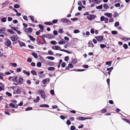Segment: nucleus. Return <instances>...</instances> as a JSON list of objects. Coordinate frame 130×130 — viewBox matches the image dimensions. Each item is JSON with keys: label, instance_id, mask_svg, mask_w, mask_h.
Segmentation results:
<instances>
[{"label": "nucleus", "instance_id": "1", "mask_svg": "<svg viewBox=\"0 0 130 130\" xmlns=\"http://www.w3.org/2000/svg\"><path fill=\"white\" fill-rule=\"evenodd\" d=\"M42 98L43 99L44 101H46L47 100V97L44 91H41L40 94Z\"/></svg>", "mask_w": 130, "mask_h": 130}, {"label": "nucleus", "instance_id": "2", "mask_svg": "<svg viewBox=\"0 0 130 130\" xmlns=\"http://www.w3.org/2000/svg\"><path fill=\"white\" fill-rule=\"evenodd\" d=\"M96 15L94 14H89L87 16V18L90 21L92 20L96 17Z\"/></svg>", "mask_w": 130, "mask_h": 130}, {"label": "nucleus", "instance_id": "3", "mask_svg": "<svg viewBox=\"0 0 130 130\" xmlns=\"http://www.w3.org/2000/svg\"><path fill=\"white\" fill-rule=\"evenodd\" d=\"M61 21L65 23H67L68 24H70L71 23V22L69 20L66 18H64L61 19Z\"/></svg>", "mask_w": 130, "mask_h": 130}, {"label": "nucleus", "instance_id": "4", "mask_svg": "<svg viewBox=\"0 0 130 130\" xmlns=\"http://www.w3.org/2000/svg\"><path fill=\"white\" fill-rule=\"evenodd\" d=\"M103 36H99L97 37H95V38L96 39L97 41L99 42H102V41L103 40H105V39H103Z\"/></svg>", "mask_w": 130, "mask_h": 130}, {"label": "nucleus", "instance_id": "5", "mask_svg": "<svg viewBox=\"0 0 130 130\" xmlns=\"http://www.w3.org/2000/svg\"><path fill=\"white\" fill-rule=\"evenodd\" d=\"M9 4V2L8 1H6L5 2L2 4V5L3 6L2 8H3V7L6 6Z\"/></svg>", "mask_w": 130, "mask_h": 130}, {"label": "nucleus", "instance_id": "6", "mask_svg": "<svg viewBox=\"0 0 130 130\" xmlns=\"http://www.w3.org/2000/svg\"><path fill=\"white\" fill-rule=\"evenodd\" d=\"M5 44L7 46L9 47L11 44V42L9 40H7Z\"/></svg>", "mask_w": 130, "mask_h": 130}, {"label": "nucleus", "instance_id": "7", "mask_svg": "<svg viewBox=\"0 0 130 130\" xmlns=\"http://www.w3.org/2000/svg\"><path fill=\"white\" fill-rule=\"evenodd\" d=\"M18 36L15 35L11 37V40L13 41H15L18 39Z\"/></svg>", "mask_w": 130, "mask_h": 130}, {"label": "nucleus", "instance_id": "8", "mask_svg": "<svg viewBox=\"0 0 130 130\" xmlns=\"http://www.w3.org/2000/svg\"><path fill=\"white\" fill-rule=\"evenodd\" d=\"M18 42L19 43L20 46H25L26 45L25 43L22 42L21 41L19 40H18Z\"/></svg>", "mask_w": 130, "mask_h": 130}, {"label": "nucleus", "instance_id": "9", "mask_svg": "<svg viewBox=\"0 0 130 130\" xmlns=\"http://www.w3.org/2000/svg\"><path fill=\"white\" fill-rule=\"evenodd\" d=\"M6 30V29L5 27H3L1 28L0 29V34H4V32Z\"/></svg>", "mask_w": 130, "mask_h": 130}, {"label": "nucleus", "instance_id": "10", "mask_svg": "<svg viewBox=\"0 0 130 130\" xmlns=\"http://www.w3.org/2000/svg\"><path fill=\"white\" fill-rule=\"evenodd\" d=\"M47 81H48V83L50 82L49 79H48L47 80L46 79H45L42 80V83L43 84H44L47 83Z\"/></svg>", "mask_w": 130, "mask_h": 130}, {"label": "nucleus", "instance_id": "11", "mask_svg": "<svg viewBox=\"0 0 130 130\" xmlns=\"http://www.w3.org/2000/svg\"><path fill=\"white\" fill-rule=\"evenodd\" d=\"M39 107H49V106L48 105L46 104H43L40 105H39Z\"/></svg>", "mask_w": 130, "mask_h": 130}, {"label": "nucleus", "instance_id": "12", "mask_svg": "<svg viewBox=\"0 0 130 130\" xmlns=\"http://www.w3.org/2000/svg\"><path fill=\"white\" fill-rule=\"evenodd\" d=\"M88 44L89 45L88 46L89 47L91 46L92 47H93L94 46V45L92 43L91 41H90L88 43Z\"/></svg>", "mask_w": 130, "mask_h": 130}, {"label": "nucleus", "instance_id": "13", "mask_svg": "<svg viewBox=\"0 0 130 130\" xmlns=\"http://www.w3.org/2000/svg\"><path fill=\"white\" fill-rule=\"evenodd\" d=\"M28 37L32 41H34L36 39L35 38H34L33 37H32L31 36H30V35L28 36Z\"/></svg>", "mask_w": 130, "mask_h": 130}, {"label": "nucleus", "instance_id": "14", "mask_svg": "<svg viewBox=\"0 0 130 130\" xmlns=\"http://www.w3.org/2000/svg\"><path fill=\"white\" fill-rule=\"evenodd\" d=\"M104 15L106 16L109 17H112V14L111 13H105Z\"/></svg>", "mask_w": 130, "mask_h": 130}, {"label": "nucleus", "instance_id": "15", "mask_svg": "<svg viewBox=\"0 0 130 130\" xmlns=\"http://www.w3.org/2000/svg\"><path fill=\"white\" fill-rule=\"evenodd\" d=\"M40 100V98L39 96L37 97V98L34 100V102L36 103H37L39 102Z\"/></svg>", "mask_w": 130, "mask_h": 130}, {"label": "nucleus", "instance_id": "16", "mask_svg": "<svg viewBox=\"0 0 130 130\" xmlns=\"http://www.w3.org/2000/svg\"><path fill=\"white\" fill-rule=\"evenodd\" d=\"M48 38L49 39H53L55 38V37L54 36H53L52 34H48Z\"/></svg>", "mask_w": 130, "mask_h": 130}, {"label": "nucleus", "instance_id": "17", "mask_svg": "<svg viewBox=\"0 0 130 130\" xmlns=\"http://www.w3.org/2000/svg\"><path fill=\"white\" fill-rule=\"evenodd\" d=\"M9 105L11 107L13 108H17L18 107V106L15 107V105L12 103H11L9 104Z\"/></svg>", "mask_w": 130, "mask_h": 130}, {"label": "nucleus", "instance_id": "18", "mask_svg": "<svg viewBox=\"0 0 130 130\" xmlns=\"http://www.w3.org/2000/svg\"><path fill=\"white\" fill-rule=\"evenodd\" d=\"M103 6L104 8L106 9H108L109 8L108 6L106 4H103Z\"/></svg>", "mask_w": 130, "mask_h": 130}, {"label": "nucleus", "instance_id": "19", "mask_svg": "<svg viewBox=\"0 0 130 130\" xmlns=\"http://www.w3.org/2000/svg\"><path fill=\"white\" fill-rule=\"evenodd\" d=\"M44 23L47 25H52L53 24L51 22H45Z\"/></svg>", "mask_w": 130, "mask_h": 130}, {"label": "nucleus", "instance_id": "20", "mask_svg": "<svg viewBox=\"0 0 130 130\" xmlns=\"http://www.w3.org/2000/svg\"><path fill=\"white\" fill-rule=\"evenodd\" d=\"M31 55L33 56L35 58H38L37 54L36 53L32 52L31 53Z\"/></svg>", "mask_w": 130, "mask_h": 130}, {"label": "nucleus", "instance_id": "21", "mask_svg": "<svg viewBox=\"0 0 130 130\" xmlns=\"http://www.w3.org/2000/svg\"><path fill=\"white\" fill-rule=\"evenodd\" d=\"M23 72L25 74H26L27 76H29L30 75V73L28 72H27L25 70L23 71Z\"/></svg>", "mask_w": 130, "mask_h": 130}, {"label": "nucleus", "instance_id": "22", "mask_svg": "<svg viewBox=\"0 0 130 130\" xmlns=\"http://www.w3.org/2000/svg\"><path fill=\"white\" fill-rule=\"evenodd\" d=\"M46 58L47 59H48L50 60H54V57L52 56H47L46 57Z\"/></svg>", "mask_w": 130, "mask_h": 130}, {"label": "nucleus", "instance_id": "23", "mask_svg": "<svg viewBox=\"0 0 130 130\" xmlns=\"http://www.w3.org/2000/svg\"><path fill=\"white\" fill-rule=\"evenodd\" d=\"M55 68L53 67H50L48 68V70L50 71H52L54 70Z\"/></svg>", "mask_w": 130, "mask_h": 130}, {"label": "nucleus", "instance_id": "24", "mask_svg": "<svg viewBox=\"0 0 130 130\" xmlns=\"http://www.w3.org/2000/svg\"><path fill=\"white\" fill-rule=\"evenodd\" d=\"M7 31L8 32H9L10 34H14V32L11 29H8L7 30Z\"/></svg>", "mask_w": 130, "mask_h": 130}, {"label": "nucleus", "instance_id": "25", "mask_svg": "<svg viewBox=\"0 0 130 130\" xmlns=\"http://www.w3.org/2000/svg\"><path fill=\"white\" fill-rule=\"evenodd\" d=\"M31 73L33 75H37V73L36 71L34 70H32L31 71Z\"/></svg>", "mask_w": 130, "mask_h": 130}, {"label": "nucleus", "instance_id": "26", "mask_svg": "<svg viewBox=\"0 0 130 130\" xmlns=\"http://www.w3.org/2000/svg\"><path fill=\"white\" fill-rule=\"evenodd\" d=\"M112 63V61H108L105 63L106 65H108V66H111V64Z\"/></svg>", "mask_w": 130, "mask_h": 130}, {"label": "nucleus", "instance_id": "27", "mask_svg": "<svg viewBox=\"0 0 130 130\" xmlns=\"http://www.w3.org/2000/svg\"><path fill=\"white\" fill-rule=\"evenodd\" d=\"M113 15L114 18H116L117 16L119 17V14L117 12H115L114 14Z\"/></svg>", "mask_w": 130, "mask_h": 130}, {"label": "nucleus", "instance_id": "28", "mask_svg": "<svg viewBox=\"0 0 130 130\" xmlns=\"http://www.w3.org/2000/svg\"><path fill=\"white\" fill-rule=\"evenodd\" d=\"M23 79L22 78H21L20 77L19 79V83L20 84H22L23 83Z\"/></svg>", "mask_w": 130, "mask_h": 130}, {"label": "nucleus", "instance_id": "29", "mask_svg": "<svg viewBox=\"0 0 130 130\" xmlns=\"http://www.w3.org/2000/svg\"><path fill=\"white\" fill-rule=\"evenodd\" d=\"M53 45H55L57 44V43L55 41H52L50 42Z\"/></svg>", "mask_w": 130, "mask_h": 130}, {"label": "nucleus", "instance_id": "30", "mask_svg": "<svg viewBox=\"0 0 130 130\" xmlns=\"http://www.w3.org/2000/svg\"><path fill=\"white\" fill-rule=\"evenodd\" d=\"M78 120H79L83 121L86 120L85 118L83 117H79L78 118Z\"/></svg>", "mask_w": 130, "mask_h": 130}, {"label": "nucleus", "instance_id": "31", "mask_svg": "<svg viewBox=\"0 0 130 130\" xmlns=\"http://www.w3.org/2000/svg\"><path fill=\"white\" fill-rule=\"evenodd\" d=\"M6 18L4 17L1 19V21L3 22H5L6 21Z\"/></svg>", "mask_w": 130, "mask_h": 130}, {"label": "nucleus", "instance_id": "32", "mask_svg": "<svg viewBox=\"0 0 130 130\" xmlns=\"http://www.w3.org/2000/svg\"><path fill=\"white\" fill-rule=\"evenodd\" d=\"M96 8L97 9H101L102 8V5H101L99 6H96Z\"/></svg>", "mask_w": 130, "mask_h": 130}, {"label": "nucleus", "instance_id": "33", "mask_svg": "<svg viewBox=\"0 0 130 130\" xmlns=\"http://www.w3.org/2000/svg\"><path fill=\"white\" fill-rule=\"evenodd\" d=\"M21 92V90L19 88H18L16 90V92L17 93V94H20V93Z\"/></svg>", "mask_w": 130, "mask_h": 130}, {"label": "nucleus", "instance_id": "34", "mask_svg": "<svg viewBox=\"0 0 130 130\" xmlns=\"http://www.w3.org/2000/svg\"><path fill=\"white\" fill-rule=\"evenodd\" d=\"M55 49L56 50H60V48H61V47H59L57 45L55 46Z\"/></svg>", "mask_w": 130, "mask_h": 130}, {"label": "nucleus", "instance_id": "35", "mask_svg": "<svg viewBox=\"0 0 130 130\" xmlns=\"http://www.w3.org/2000/svg\"><path fill=\"white\" fill-rule=\"evenodd\" d=\"M29 17H30V19L31 21L33 22H34L35 21L34 20V18L33 17V16H29Z\"/></svg>", "mask_w": 130, "mask_h": 130}, {"label": "nucleus", "instance_id": "36", "mask_svg": "<svg viewBox=\"0 0 130 130\" xmlns=\"http://www.w3.org/2000/svg\"><path fill=\"white\" fill-rule=\"evenodd\" d=\"M48 65L50 66H53L54 65V64L53 62H51L48 63Z\"/></svg>", "mask_w": 130, "mask_h": 130}, {"label": "nucleus", "instance_id": "37", "mask_svg": "<svg viewBox=\"0 0 130 130\" xmlns=\"http://www.w3.org/2000/svg\"><path fill=\"white\" fill-rule=\"evenodd\" d=\"M59 33L62 34L63 32V29L62 28L60 29L58 31Z\"/></svg>", "mask_w": 130, "mask_h": 130}, {"label": "nucleus", "instance_id": "38", "mask_svg": "<svg viewBox=\"0 0 130 130\" xmlns=\"http://www.w3.org/2000/svg\"><path fill=\"white\" fill-rule=\"evenodd\" d=\"M58 43L60 44H64L65 42L64 41L61 40Z\"/></svg>", "mask_w": 130, "mask_h": 130}, {"label": "nucleus", "instance_id": "39", "mask_svg": "<svg viewBox=\"0 0 130 130\" xmlns=\"http://www.w3.org/2000/svg\"><path fill=\"white\" fill-rule=\"evenodd\" d=\"M80 31L78 29H75L73 31L74 33L75 34H77L80 32Z\"/></svg>", "mask_w": 130, "mask_h": 130}, {"label": "nucleus", "instance_id": "40", "mask_svg": "<svg viewBox=\"0 0 130 130\" xmlns=\"http://www.w3.org/2000/svg\"><path fill=\"white\" fill-rule=\"evenodd\" d=\"M100 47L102 48H104L105 47H106V45L101 44L100 45Z\"/></svg>", "mask_w": 130, "mask_h": 130}, {"label": "nucleus", "instance_id": "41", "mask_svg": "<svg viewBox=\"0 0 130 130\" xmlns=\"http://www.w3.org/2000/svg\"><path fill=\"white\" fill-rule=\"evenodd\" d=\"M32 109V107H29L26 109L25 110L26 111H28L31 110Z\"/></svg>", "mask_w": 130, "mask_h": 130}, {"label": "nucleus", "instance_id": "42", "mask_svg": "<svg viewBox=\"0 0 130 130\" xmlns=\"http://www.w3.org/2000/svg\"><path fill=\"white\" fill-rule=\"evenodd\" d=\"M20 5L18 4H16L14 5V7L15 8H18L20 7Z\"/></svg>", "mask_w": 130, "mask_h": 130}, {"label": "nucleus", "instance_id": "43", "mask_svg": "<svg viewBox=\"0 0 130 130\" xmlns=\"http://www.w3.org/2000/svg\"><path fill=\"white\" fill-rule=\"evenodd\" d=\"M41 66V63L40 62H37V66L38 67H40Z\"/></svg>", "mask_w": 130, "mask_h": 130}, {"label": "nucleus", "instance_id": "44", "mask_svg": "<svg viewBox=\"0 0 130 130\" xmlns=\"http://www.w3.org/2000/svg\"><path fill=\"white\" fill-rule=\"evenodd\" d=\"M6 94L7 95L10 97H11L12 96V94L8 92H6Z\"/></svg>", "mask_w": 130, "mask_h": 130}, {"label": "nucleus", "instance_id": "45", "mask_svg": "<svg viewBox=\"0 0 130 130\" xmlns=\"http://www.w3.org/2000/svg\"><path fill=\"white\" fill-rule=\"evenodd\" d=\"M119 25V22H115L114 26L115 27H117Z\"/></svg>", "mask_w": 130, "mask_h": 130}, {"label": "nucleus", "instance_id": "46", "mask_svg": "<svg viewBox=\"0 0 130 130\" xmlns=\"http://www.w3.org/2000/svg\"><path fill=\"white\" fill-rule=\"evenodd\" d=\"M117 33V32L115 30L112 31L111 32V33L113 35H116Z\"/></svg>", "mask_w": 130, "mask_h": 130}, {"label": "nucleus", "instance_id": "47", "mask_svg": "<svg viewBox=\"0 0 130 130\" xmlns=\"http://www.w3.org/2000/svg\"><path fill=\"white\" fill-rule=\"evenodd\" d=\"M32 28L31 27H29L27 28V31H29L30 32H31L32 31Z\"/></svg>", "mask_w": 130, "mask_h": 130}, {"label": "nucleus", "instance_id": "48", "mask_svg": "<svg viewBox=\"0 0 130 130\" xmlns=\"http://www.w3.org/2000/svg\"><path fill=\"white\" fill-rule=\"evenodd\" d=\"M107 111V110L106 109H103L102 110H101V113H105Z\"/></svg>", "mask_w": 130, "mask_h": 130}, {"label": "nucleus", "instance_id": "49", "mask_svg": "<svg viewBox=\"0 0 130 130\" xmlns=\"http://www.w3.org/2000/svg\"><path fill=\"white\" fill-rule=\"evenodd\" d=\"M10 64L13 67H16L17 66V64L15 63H11Z\"/></svg>", "mask_w": 130, "mask_h": 130}, {"label": "nucleus", "instance_id": "50", "mask_svg": "<svg viewBox=\"0 0 130 130\" xmlns=\"http://www.w3.org/2000/svg\"><path fill=\"white\" fill-rule=\"evenodd\" d=\"M74 71H84V69H76V70H74Z\"/></svg>", "mask_w": 130, "mask_h": 130}, {"label": "nucleus", "instance_id": "51", "mask_svg": "<svg viewBox=\"0 0 130 130\" xmlns=\"http://www.w3.org/2000/svg\"><path fill=\"white\" fill-rule=\"evenodd\" d=\"M105 19V17L104 16H102L101 17L100 20L101 21H103Z\"/></svg>", "mask_w": 130, "mask_h": 130}, {"label": "nucleus", "instance_id": "52", "mask_svg": "<svg viewBox=\"0 0 130 130\" xmlns=\"http://www.w3.org/2000/svg\"><path fill=\"white\" fill-rule=\"evenodd\" d=\"M69 57L68 56H66L64 58L65 61H67L69 60Z\"/></svg>", "mask_w": 130, "mask_h": 130}, {"label": "nucleus", "instance_id": "53", "mask_svg": "<svg viewBox=\"0 0 130 130\" xmlns=\"http://www.w3.org/2000/svg\"><path fill=\"white\" fill-rule=\"evenodd\" d=\"M66 66V63L65 62H63L61 65V66L62 68H64Z\"/></svg>", "mask_w": 130, "mask_h": 130}, {"label": "nucleus", "instance_id": "54", "mask_svg": "<svg viewBox=\"0 0 130 130\" xmlns=\"http://www.w3.org/2000/svg\"><path fill=\"white\" fill-rule=\"evenodd\" d=\"M76 129L75 127L74 126H72L71 127L70 129L71 130H74Z\"/></svg>", "mask_w": 130, "mask_h": 130}, {"label": "nucleus", "instance_id": "55", "mask_svg": "<svg viewBox=\"0 0 130 130\" xmlns=\"http://www.w3.org/2000/svg\"><path fill=\"white\" fill-rule=\"evenodd\" d=\"M113 69V68L112 67H111L110 68H107V71H111V70H112Z\"/></svg>", "mask_w": 130, "mask_h": 130}, {"label": "nucleus", "instance_id": "56", "mask_svg": "<svg viewBox=\"0 0 130 130\" xmlns=\"http://www.w3.org/2000/svg\"><path fill=\"white\" fill-rule=\"evenodd\" d=\"M27 61L28 62L30 63L32 61V60L30 58H28Z\"/></svg>", "mask_w": 130, "mask_h": 130}, {"label": "nucleus", "instance_id": "57", "mask_svg": "<svg viewBox=\"0 0 130 130\" xmlns=\"http://www.w3.org/2000/svg\"><path fill=\"white\" fill-rule=\"evenodd\" d=\"M120 4L119 3H117L115 5V6L117 7H120Z\"/></svg>", "mask_w": 130, "mask_h": 130}, {"label": "nucleus", "instance_id": "58", "mask_svg": "<svg viewBox=\"0 0 130 130\" xmlns=\"http://www.w3.org/2000/svg\"><path fill=\"white\" fill-rule=\"evenodd\" d=\"M48 34H46L45 35H42V37H45V38H48Z\"/></svg>", "mask_w": 130, "mask_h": 130}, {"label": "nucleus", "instance_id": "59", "mask_svg": "<svg viewBox=\"0 0 130 130\" xmlns=\"http://www.w3.org/2000/svg\"><path fill=\"white\" fill-rule=\"evenodd\" d=\"M66 123L68 125H69L71 124V122L69 120H68L67 121Z\"/></svg>", "mask_w": 130, "mask_h": 130}, {"label": "nucleus", "instance_id": "60", "mask_svg": "<svg viewBox=\"0 0 130 130\" xmlns=\"http://www.w3.org/2000/svg\"><path fill=\"white\" fill-rule=\"evenodd\" d=\"M123 47L125 49H127L128 48V46L126 44H124L123 45Z\"/></svg>", "mask_w": 130, "mask_h": 130}, {"label": "nucleus", "instance_id": "61", "mask_svg": "<svg viewBox=\"0 0 130 130\" xmlns=\"http://www.w3.org/2000/svg\"><path fill=\"white\" fill-rule=\"evenodd\" d=\"M76 62L77 60L75 59H73L72 60V62L74 64H75L76 63Z\"/></svg>", "mask_w": 130, "mask_h": 130}, {"label": "nucleus", "instance_id": "62", "mask_svg": "<svg viewBox=\"0 0 130 130\" xmlns=\"http://www.w3.org/2000/svg\"><path fill=\"white\" fill-rule=\"evenodd\" d=\"M48 54L51 55H53V52L51 51H49L48 52Z\"/></svg>", "mask_w": 130, "mask_h": 130}, {"label": "nucleus", "instance_id": "63", "mask_svg": "<svg viewBox=\"0 0 130 130\" xmlns=\"http://www.w3.org/2000/svg\"><path fill=\"white\" fill-rule=\"evenodd\" d=\"M104 21L106 23H107L108 22V19L107 18H105Z\"/></svg>", "mask_w": 130, "mask_h": 130}, {"label": "nucleus", "instance_id": "64", "mask_svg": "<svg viewBox=\"0 0 130 130\" xmlns=\"http://www.w3.org/2000/svg\"><path fill=\"white\" fill-rule=\"evenodd\" d=\"M53 33L55 35H57L58 34V32L57 31L55 30L53 31Z\"/></svg>", "mask_w": 130, "mask_h": 130}]
</instances>
